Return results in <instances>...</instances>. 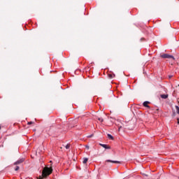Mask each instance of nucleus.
Here are the masks:
<instances>
[{"label": "nucleus", "instance_id": "dca6fc26", "mask_svg": "<svg viewBox=\"0 0 179 179\" xmlns=\"http://www.w3.org/2000/svg\"><path fill=\"white\" fill-rule=\"evenodd\" d=\"M85 148H86L87 149H89V145H86Z\"/></svg>", "mask_w": 179, "mask_h": 179}, {"label": "nucleus", "instance_id": "ddd939ff", "mask_svg": "<svg viewBox=\"0 0 179 179\" xmlns=\"http://www.w3.org/2000/svg\"><path fill=\"white\" fill-rule=\"evenodd\" d=\"M17 170H19V166H16L15 168V171H17Z\"/></svg>", "mask_w": 179, "mask_h": 179}, {"label": "nucleus", "instance_id": "9b49d317", "mask_svg": "<svg viewBox=\"0 0 179 179\" xmlns=\"http://www.w3.org/2000/svg\"><path fill=\"white\" fill-rule=\"evenodd\" d=\"M69 148H71V145L70 144H67L66 145V149H69Z\"/></svg>", "mask_w": 179, "mask_h": 179}, {"label": "nucleus", "instance_id": "9d476101", "mask_svg": "<svg viewBox=\"0 0 179 179\" xmlns=\"http://www.w3.org/2000/svg\"><path fill=\"white\" fill-rule=\"evenodd\" d=\"M108 138H109V139H113V137L111 136V134H108Z\"/></svg>", "mask_w": 179, "mask_h": 179}, {"label": "nucleus", "instance_id": "0eeeda50", "mask_svg": "<svg viewBox=\"0 0 179 179\" xmlns=\"http://www.w3.org/2000/svg\"><path fill=\"white\" fill-rule=\"evenodd\" d=\"M169 97L168 94H162L161 98L162 99H167Z\"/></svg>", "mask_w": 179, "mask_h": 179}, {"label": "nucleus", "instance_id": "1a4fd4ad", "mask_svg": "<svg viewBox=\"0 0 179 179\" xmlns=\"http://www.w3.org/2000/svg\"><path fill=\"white\" fill-rule=\"evenodd\" d=\"M175 108H176L177 114H179V107H178V106H176Z\"/></svg>", "mask_w": 179, "mask_h": 179}, {"label": "nucleus", "instance_id": "a211bd4d", "mask_svg": "<svg viewBox=\"0 0 179 179\" xmlns=\"http://www.w3.org/2000/svg\"><path fill=\"white\" fill-rule=\"evenodd\" d=\"M121 127H119V129H120Z\"/></svg>", "mask_w": 179, "mask_h": 179}, {"label": "nucleus", "instance_id": "f03ea898", "mask_svg": "<svg viewBox=\"0 0 179 179\" xmlns=\"http://www.w3.org/2000/svg\"><path fill=\"white\" fill-rule=\"evenodd\" d=\"M161 58L171 59L172 61H174L175 59L174 56L170 55L169 54L161 55Z\"/></svg>", "mask_w": 179, "mask_h": 179}, {"label": "nucleus", "instance_id": "6e6552de", "mask_svg": "<svg viewBox=\"0 0 179 179\" xmlns=\"http://www.w3.org/2000/svg\"><path fill=\"white\" fill-rule=\"evenodd\" d=\"M88 160H89V159H87V158H84V159H83V164H86V163H87Z\"/></svg>", "mask_w": 179, "mask_h": 179}, {"label": "nucleus", "instance_id": "7ed1b4c3", "mask_svg": "<svg viewBox=\"0 0 179 179\" xmlns=\"http://www.w3.org/2000/svg\"><path fill=\"white\" fill-rule=\"evenodd\" d=\"M106 163H115L116 164H120V161H113V160H110V159H107L106 162Z\"/></svg>", "mask_w": 179, "mask_h": 179}, {"label": "nucleus", "instance_id": "39448f33", "mask_svg": "<svg viewBox=\"0 0 179 179\" xmlns=\"http://www.w3.org/2000/svg\"><path fill=\"white\" fill-rule=\"evenodd\" d=\"M23 162H24V159H21L18 161H17L15 164H20V163H23Z\"/></svg>", "mask_w": 179, "mask_h": 179}, {"label": "nucleus", "instance_id": "4468645a", "mask_svg": "<svg viewBox=\"0 0 179 179\" xmlns=\"http://www.w3.org/2000/svg\"><path fill=\"white\" fill-rule=\"evenodd\" d=\"M31 124H33V122H28V124H29V125H31Z\"/></svg>", "mask_w": 179, "mask_h": 179}, {"label": "nucleus", "instance_id": "423d86ee", "mask_svg": "<svg viewBox=\"0 0 179 179\" xmlns=\"http://www.w3.org/2000/svg\"><path fill=\"white\" fill-rule=\"evenodd\" d=\"M148 104H149V101H145V102H143V105L144 107H147L148 108H149L150 106H149Z\"/></svg>", "mask_w": 179, "mask_h": 179}, {"label": "nucleus", "instance_id": "20e7f679", "mask_svg": "<svg viewBox=\"0 0 179 179\" xmlns=\"http://www.w3.org/2000/svg\"><path fill=\"white\" fill-rule=\"evenodd\" d=\"M100 146H101L102 148H104V149H111V147L107 144H102V143H100L99 144Z\"/></svg>", "mask_w": 179, "mask_h": 179}, {"label": "nucleus", "instance_id": "6ab92c4d", "mask_svg": "<svg viewBox=\"0 0 179 179\" xmlns=\"http://www.w3.org/2000/svg\"><path fill=\"white\" fill-rule=\"evenodd\" d=\"M0 129H1V126H0Z\"/></svg>", "mask_w": 179, "mask_h": 179}, {"label": "nucleus", "instance_id": "f257e3e1", "mask_svg": "<svg viewBox=\"0 0 179 179\" xmlns=\"http://www.w3.org/2000/svg\"><path fill=\"white\" fill-rule=\"evenodd\" d=\"M52 173V168L45 167L42 171V176L39 177V179H44Z\"/></svg>", "mask_w": 179, "mask_h": 179}, {"label": "nucleus", "instance_id": "f8f14e48", "mask_svg": "<svg viewBox=\"0 0 179 179\" xmlns=\"http://www.w3.org/2000/svg\"><path fill=\"white\" fill-rule=\"evenodd\" d=\"M98 120L100 122H103V118L99 117Z\"/></svg>", "mask_w": 179, "mask_h": 179}, {"label": "nucleus", "instance_id": "2eb2a0df", "mask_svg": "<svg viewBox=\"0 0 179 179\" xmlns=\"http://www.w3.org/2000/svg\"><path fill=\"white\" fill-rule=\"evenodd\" d=\"M109 78H113V75L109 74Z\"/></svg>", "mask_w": 179, "mask_h": 179}, {"label": "nucleus", "instance_id": "f3484780", "mask_svg": "<svg viewBox=\"0 0 179 179\" xmlns=\"http://www.w3.org/2000/svg\"><path fill=\"white\" fill-rule=\"evenodd\" d=\"M159 111V109H157V113Z\"/></svg>", "mask_w": 179, "mask_h": 179}]
</instances>
